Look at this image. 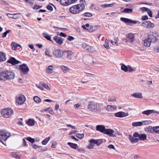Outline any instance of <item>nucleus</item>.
I'll return each instance as SVG.
<instances>
[{
    "instance_id": "1",
    "label": "nucleus",
    "mask_w": 159,
    "mask_h": 159,
    "mask_svg": "<svg viewBox=\"0 0 159 159\" xmlns=\"http://www.w3.org/2000/svg\"><path fill=\"white\" fill-rule=\"evenodd\" d=\"M157 40V35L156 34H150L147 38L143 40V44L145 46L149 47L152 43L154 42Z\"/></svg>"
},
{
    "instance_id": "2",
    "label": "nucleus",
    "mask_w": 159,
    "mask_h": 159,
    "mask_svg": "<svg viewBox=\"0 0 159 159\" xmlns=\"http://www.w3.org/2000/svg\"><path fill=\"white\" fill-rule=\"evenodd\" d=\"M15 75L14 73L11 70H5L0 73V77L2 79L11 80L15 78Z\"/></svg>"
},
{
    "instance_id": "3",
    "label": "nucleus",
    "mask_w": 159,
    "mask_h": 159,
    "mask_svg": "<svg viewBox=\"0 0 159 159\" xmlns=\"http://www.w3.org/2000/svg\"><path fill=\"white\" fill-rule=\"evenodd\" d=\"M85 8V6L83 4H79L74 5L69 9L70 12L73 14H77Z\"/></svg>"
},
{
    "instance_id": "4",
    "label": "nucleus",
    "mask_w": 159,
    "mask_h": 159,
    "mask_svg": "<svg viewBox=\"0 0 159 159\" xmlns=\"http://www.w3.org/2000/svg\"><path fill=\"white\" fill-rule=\"evenodd\" d=\"M13 114V111L11 108H5L2 110L1 114L2 116L5 118H9Z\"/></svg>"
},
{
    "instance_id": "5",
    "label": "nucleus",
    "mask_w": 159,
    "mask_h": 159,
    "mask_svg": "<svg viewBox=\"0 0 159 159\" xmlns=\"http://www.w3.org/2000/svg\"><path fill=\"white\" fill-rule=\"evenodd\" d=\"M98 104L94 101L90 102L88 105V107L89 110L93 111H100V108L98 106Z\"/></svg>"
},
{
    "instance_id": "6",
    "label": "nucleus",
    "mask_w": 159,
    "mask_h": 159,
    "mask_svg": "<svg viewBox=\"0 0 159 159\" xmlns=\"http://www.w3.org/2000/svg\"><path fill=\"white\" fill-rule=\"evenodd\" d=\"M10 136V134L8 132H4L0 131V141L3 143V141H6L8 138Z\"/></svg>"
},
{
    "instance_id": "7",
    "label": "nucleus",
    "mask_w": 159,
    "mask_h": 159,
    "mask_svg": "<svg viewBox=\"0 0 159 159\" xmlns=\"http://www.w3.org/2000/svg\"><path fill=\"white\" fill-rule=\"evenodd\" d=\"M53 54L55 57L61 58L63 57L64 52L60 49L54 50L53 52Z\"/></svg>"
},
{
    "instance_id": "8",
    "label": "nucleus",
    "mask_w": 159,
    "mask_h": 159,
    "mask_svg": "<svg viewBox=\"0 0 159 159\" xmlns=\"http://www.w3.org/2000/svg\"><path fill=\"white\" fill-rule=\"evenodd\" d=\"M25 100V98L24 95L20 94L16 97V101L18 104H23Z\"/></svg>"
},
{
    "instance_id": "9",
    "label": "nucleus",
    "mask_w": 159,
    "mask_h": 159,
    "mask_svg": "<svg viewBox=\"0 0 159 159\" xmlns=\"http://www.w3.org/2000/svg\"><path fill=\"white\" fill-rule=\"evenodd\" d=\"M20 69L24 74H27L29 71V69L26 64H23L20 66Z\"/></svg>"
},
{
    "instance_id": "10",
    "label": "nucleus",
    "mask_w": 159,
    "mask_h": 159,
    "mask_svg": "<svg viewBox=\"0 0 159 159\" xmlns=\"http://www.w3.org/2000/svg\"><path fill=\"white\" fill-rule=\"evenodd\" d=\"M121 69L125 72L129 71L131 72L134 70L129 65L126 66L123 64H121Z\"/></svg>"
},
{
    "instance_id": "11",
    "label": "nucleus",
    "mask_w": 159,
    "mask_h": 159,
    "mask_svg": "<svg viewBox=\"0 0 159 159\" xmlns=\"http://www.w3.org/2000/svg\"><path fill=\"white\" fill-rule=\"evenodd\" d=\"M134 136L135 137H137L138 140H144L146 139L147 138V136L144 134H139L137 132H135L134 134Z\"/></svg>"
},
{
    "instance_id": "12",
    "label": "nucleus",
    "mask_w": 159,
    "mask_h": 159,
    "mask_svg": "<svg viewBox=\"0 0 159 159\" xmlns=\"http://www.w3.org/2000/svg\"><path fill=\"white\" fill-rule=\"evenodd\" d=\"M104 134L113 137L116 136V133L114 131L111 129H106Z\"/></svg>"
},
{
    "instance_id": "13",
    "label": "nucleus",
    "mask_w": 159,
    "mask_h": 159,
    "mask_svg": "<svg viewBox=\"0 0 159 159\" xmlns=\"http://www.w3.org/2000/svg\"><path fill=\"white\" fill-rule=\"evenodd\" d=\"M82 46L84 50L90 52H93V47L90 46L89 44H87L86 43H83Z\"/></svg>"
},
{
    "instance_id": "14",
    "label": "nucleus",
    "mask_w": 159,
    "mask_h": 159,
    "mask_svg": "<svg viewBox=\"0 0 159 159\" xmlns=\"http://www.w3.org/2000/svg\"><path fill=\"white\" fill-rule=\"evenodd\" d=\"M20 14L19 13H15L13 14H11L8 13L7 14V16L10 18H12L14 19H17L20 18L19 15Z\"/></svg>"
},
{
    "instance_id": "15",
    "label": "nucleus",
    "mask_w": 159,
    "mask_h": 159,
    "mask_svg": "<svg viewBox=\"0 0 159 159\" xmlns=\"http://www.w3.org/2000/svg\"><path fill=\"white\" fill-rule=\"evenodd\" d=\"M53 40L58 44L61 45L63 43V39L61 37L58 36H55Z\"/></svg>"
},
{
    "instance_id": "16",
    "label": "nucleus",
    "mask_w": 159,
    "mask_h": 159,
    "mask_svg": "<svg viewBox=\"0 0 159 159\" xmlns=\"http://www.w3.org/2000/svg\"><path fill=\"white\" fill-rule=\"evenodd\" d=\"M7 62L12 64L13 65H15L19 63H20L21 62L16 60L15 58L11 57L8 61Z\"/></svg>"
},
{
    "instance_id": "17",
    "label": "nucleus",
    "mask_w": 159,
    "mask_h": 159,
    "mask_svg": "<svg viewBox=\"0 0 159 159\" xmlns=\"http://www.w3.org/2000/svg\"><path fill=\"white\" fill-rule=\"evenodd\" d=\"M96 129L98 131H99L102 133H104L106 129L104 126L98 125L96 126Z\"/></svg>"
},
{
    "instance_id": "18",
    "label": "nucleus",
    "mask_w": 159,
    "mask_h": 159,
    "mask_svg": "<svg viewBox=\"0 0 159 159\" xmlns=\"http://www.w3.org/2000/svg\"><path fill=\"white\" fill-rule=\"evenodd\" d=\"M64 54L66 56L68 59L70 60L71 59V57L73 56L74 54L71 51H66L64 52Z\"/></svg>"
},
{
    "instance_id": "19",
    "label": "nucleus",
    "mask_w": 159,
    "mask_h": 159,
    "mask_svg": "<svg viewBox=\"0 0 159 159\" xmlns=\"http://www.w3.org/2000/svg\"><path fill=\"white\" fill-rule=\"evenodd\" d=\"M128 115L127 113H126L124 112L121 111L115 114V116H116L119 117H123L127 116Z\"/></svg>"
},
{
    "instance_id": "20",
    "label": "nucleus",
    "mask_w": 159,
    "mask_h": 159,
    "mask_svg": "<svg viewBox=\"0 0 159 159\" xmlns=\"http://www.w3.org/2000/svg\"><path fill=\"white\" fill-rule=\"evenodd\" d=\"M126 37L128 39L129 42L132 43L134 41V34L129 33L126 35Z\"/></svg>"
},
{
    "instance_id": "21",
    "label": "nucleus",
    "mask_w": 159,
    "mask_h": 159,
    "mask_svg": "<svg viewBox=\"0 0 159 159\" xmlns=\"http://www.w3.org/2000/svg\"><path fill=\"white\" fill-rule=\"evenodd\" d=\"M129 139L132 143H137L138 142V139L137 137H135L134 136V134L133 136L129 135Z\"/></svg>"
},
{
    "instance_id": "22",
    "label": "nucleus",
    "mask_w": 159,
    "mask_h": 159,
    "mask_svg": "<svg viewBox=\"0 0 159 159\" xmlns=\"http://www.w3.org/2000/svg\"><path fill=\"white\" fill-rule=\"evenodd\" d=\"M99 140L91 139L89 140V143H91L94 145V144H96L97 146H98L101 144V143H98Z\"/></svg>"
},
{
    "instance_id": "23",
    "label": "nucleus",
    "mask_w": 159,
    "mask_h": 159,
    "mask_svg": "<svg viewBox=\"0 0 159 159\" xmlns=\"http://www.w3.org/2000/svg\"><path fill=\"white\" fill-rule=\"evenodd\" d=\"M132 97L137 98H143L142 93H135L131 94Z\"/></svg>"
},
{
    "instance_id": "24",
    "label": "nucleus",
    "mask_w": 159,
    "mask_h": 159,
    "mask_svg": "<svg viewBox=\"0 0 159 159\" xmlns=\"http://www.w3.org/2000/svg\"><path fill=\"white\" fill-rule=\"evenodd\" d=\"M154 127L149 126L146 127L145 128V130L150 133H153L155 132Z\"/></svg>"
},
{
    "instance_id": "25",
    "label": "nucleus",
    "mask_w": 159,
    "mask_h": 159,
    "mask_svg": "<svg viewBox=\"0 0 159 159\" xmlns=\"http://www.w3.org/2000/svg\"><path fill=\"white\" fill-rule=\"evenodd\" d=\"M154 111L153 110H147L145 111H143L142 112V113L143 114H145L146 115H149L150 114L154 113Z\"/></svg>"
},
{
    "instance_id": "26",
    "label": "nucleus",
    "mask_w": 159,
    "mask_h": 159,
    "mask_svg": "<svg viewBox=\"0 0 159 159\" xmlns=\"http://www.w3.org/2000/svg\"><path fill=\"white\" fill-rule=\"evenodd\" d=\"M6 59L5 54L0 52V61H5Z\"/></svg>"
},
{
    "instance_id": "27",
    "label": "nucleus",
    "mask_w": 159,
    "mask_h": 159,
    "mask_svg": "<svg viewBox=\"0 0 159 159\" xmlns=\"http://www.w3.org/2000/svg\"><path fill=\"white\" fill-rule=\"evenodd\" d=\"M33 99L34 101L36 103H39L41 102V99L37 96H35L34 97Z\"/></svg>"
},
{
    "instance_id": "28",
    "label": "nucleus",
    "mask_w": 159,
    "mask_h": 159,
    "mask_svg": "<svg viewBox=\"0 0 159 159\" xmlns=\"http://www.w3.org/2000/svg\"><path fill=\"white\" fill-rule=\"evenodd\" d=\"M35 122L33 119H29L26 122L27 124L30 126H33L34 125Z\"/></svg>"
},
{
    "instance_id": "29",
    "label": "nucleus",
    "mask_w": 159,
    "mask_h": 159,
    "mask_svg": "<svg viewBox=\"0 0 159 159\" xmlns=\"http://www.w3.org/2000/svg\"><path fill=\"white\" fill-rule=\"evenodd\" d=\"M116 109V107H114L111 105H108L107 106L106 109L108 111H113Z\"/></svg>"
},
{
    "instance_id": "30",
    "label": "nucleus",
    "mask_w": 159,
    "mask_h": 159,
    "mask_svg": "<svg viewBox=\"0 0 159 159\" xmlns=\"http://www.w3.org/2000/svg\"><path fill=\"white\" fill-rule=\"evenodd\" d=\"M53 67L52 65L49 66L48 69L46 70V72L50 74L53 72Z\"/></svg>"
},
{
    "instance_id": "31",
    "label": "nucleus",
    "mask_w": 159,
    "mask_h": 159,
    "mask_svg": "<svg viewBox=\"0 0 159 159\" xmlns=\"http://www.w3.org/2000/svg\"><path fill=\"white\" fill-rule=\"evenodd\" d=\"M42 34L44 37L47 40L53 42L51 39L50 35H49L46 32H44Z\"/></svg>"
},
{
    "instance_id": "32",
    "label": "nucleus",
    "mask_w": 159,
    "mask_h": 159,
    "mask_svg": "<svg viewBox=\"0 0 159 159\" xmlns=\"http://www.w3.org/2000/svg\"><path fill=\"white\" fill-rule=\"evenodd\" d=\"M143 124L142 122H134L132 123V125L134 127L141 126Z\"/></svg>"
},
{
    "instance_id": "33",
    "label": "nucleus",
    "mask_w": 159,
    "mask_h": 159,
    "mask_svg": "<svg viewBox=\"0 0 159 159\" xmlns=\"http://www.w3.org/2000/svg\"><path fill=\"white\" fill-rule=\"evenodd\" d=\"M120 20L122 21L125 23H130L131 22H132V20H130L129 19L121 17L120 18Z\"/></svg>"
},
{
    "instance_id": "34",
    "label": "nucleus",
    "mask_w": 159,
    "mask_h": 159,
    "mask_svg": "<svg viewBox=\"0 0 159 159\" xmlns=\"http://www.w3.org/2000/svg\"><path fill=\"white\" fill-rule=\"evenodd\" d=\"M61 4L64 6H67L69 5L68 0H60Z\"/></svg>"
},
{
    "instance_id": "35",
    "label": "nucleus",
    "mask_w": 159,
    "mask_h": 159,
    "mask_svg": "<svg viewBox=\"0 0 159 159\" xmlns=\"http://www.w3.org/2000/svg\"><path fill=\"white\" fill-rule=\"evenodd\" d=\"M68 144L71 148L74 149H76L77 147V144L70 142H68Z\"/></svg>"
},
{
    "instance_id": "36",
    "label": "nucleus",
    "mask_w": 159,
    "mask_h": 159,
    "mask_svg": "<svg viewBox=\"0 0 159 159\" xmlns=\"http://www.w3.org/2000/svg\"><path fill=\"white\" fill-rule=\"evenodd\" d=\"M104 47L107 48L109 49L110 48V46L109 45L108 41L107 39H106L105 41V43L104 44Z\"/></svg>"
},
{
    "instance_id": "37",
    "label": "nucleus",
    "mask_w": 159,
    "mask_h": 159,
    "mask_svg": "<svg viewBox=\"0 0 159 159\" xmlns=\"http://www.w3.org/2000/svg\"><path fill=\"white\" fill-rule=\"evenodd\" d=\"M154 26V24L152 23L150 21H148V24L147 25V28H152Z\"/></svg>"
},
{
    "instance_id": "38",
    "label": "nucleus",
    "mask_w": 159,
    "mask_h": 159,
    "mask_svg": "<svg viewBox=\"0 0 159 159\" xmlns=\"http://www.w3.org/2000/svg\"><path fill=\"white\" fill-rule=\"evenodd\" d=\"M11 46L12 47V49L13 50H16L17 47V44L15 42H12L11 43Z\"/></svg>"
},
{
    "instance_id": "39",
    "label": "nucleus",
    "mask_w": 159,
    "mask_h": 159,
    "mask_svg": "<svg viewBox=\"0 0 159 159\" xmlns=\"http://www.w3.org/2000/svg\"><path fill=\"white\" fill-rule=\"evenodd\" d=\"M45 55L48 56V57H52V54L49 50H46L45 52Z\"/></svg>"
},
{
    "instance_id": "40",
    "label": "nucleus",
    "mask_w": 159,
    "mask_h": 159,
    "mask_svg": "<svg viewBox=\"0 0 159 159\" xmlns=\"http://www.w3.org/2000/svg\"><path fill=\"white\" fill-rule=\"evenodd\" d=\"M40 84L43 86L44 88H45L46 89H48V90H50V88L49 87L48 85L46 84L45 83L43 82H41L40 83Z\"/></svg>"
},
{
    "instance_id": "41",
    "label": "nucleus",
    "mask_w": 159,
    "mask_h": 159,
    "mask_svg": "<svg viewBox=\"0 0 159 159\" xmlns=\"http://www.w3.org/2000/svg\"><path fill=\"white\" fill-rule=\"evenodd\" d=\"M61 69L64 73H66L69 70L68 68L64 66H61Z\"/></svg>"
},
{
    "instance_id": "42",
    "label": "nucleus",
    "mask_w": 159,
    "mask_h": 159,
    "mask_svg": "<svg viewBox=\"0 0 159 159\" xmlns=\"http://www.w3.org/2000/svg\"><path fill=\"white\" fill-rule=\"evenodd\" d=\"M11 155L13 157L16 158H20L19 156L15 152H12L11 153Z\"/></svg>"
},
{
    "instance_id": "43",
    "label": "nucleus",
    "mask_w": 159,
    "mask_h": 159,
    "mask_svg": "<svg viewBox=\"0 0 159 159\" xmlns=\"http://www.w3.org/2000/svg\"><path fill=\"white\" fill-rule=\"evenodd\" d=\"M115 4V3L110 4H105L102 5V7L104 8L111 7Z\"/></svg>"
},
{
    "instance_id": "44",
    "label": "nucleus",
    "mask_w": 159,
    "mask_h": 159,
    "mask_svg": "<svg viewBox=\"0 0 159 159\" xmlns=\"http://www.w3.org/2000/svg\"><path fill=\"white\" fill-rule=\"evenodd\" d=\"M50 139V137H48L45 139L42 142V143L43 145H46Z\"/></svg>"
},
{
    "instance_id": "45",
    "label": "nucleus",
    "mask_w": 159,
    "mask_h": 159,
    "mask_svg": "<svg viewBox=\"0 0 159 159\" xmlns=\"http://www.w3.org/2000/svg\"><path fill=\"white\" fill-rule=\"evenodd\" d=\"M89 26V23L86 24L85 25L82 26V28L84 30H85L88 31H90V29L86 28V27L88 28Z\"/></svg>"
},
{
    "instance_id": "46",
    "label": "nucleus",
    "mask_w": 159,
    "mask_h": 159,
    "mask_svg": "<svg viewBox=\"0 0 159 159\" xmlns=\"http://www.w3.org/2000/svg\"><path fill=\"white\" fill-rule=\"evenodd\" d=\"M90 28L91 29H90V31H89L92 32L96 30L97 29V26H91Z\"/></svg>"
},
{
    "instance_id": "47",
    "label": "nucleus",
    "mask_w": 159,
    "mask_h": 159,
    "mask_svg": "<svg viewBox=\"0 0 159 159\" xmlns=\"http://www.w3.org/2000/svg\"><path fill=\"white\" fill-rule=\"evenodd\" d=\"M110 42L114 45H116L117 46H119L118 43L117 42V40L116 39H114V41H112V40H110Z\"/></svg>"
},
{
    "instance_id": "48",
    "label": "nucleus",
    "mask_w": 159,
    "mask_h": 159,
    "mask_svg": "<svg viewBox=\"0 0 159 159\" xmlns=\"http://www.w3.org/2000/svg\"><path fill=\"white\" fill-rule=\"evenodd\" d=\"M26 139L31 143H33L35 141L34 139L30 137H28V138H26Z\"/></svg>"
},
{
    "instance_id": "49",
    "label": "nucleus",
    "mask_w": 159,
    "mask_h": 159,
    "mask_svg": "<svg viewBox=\"0 0 159 159\" xmlns=\"http://www.w3.org/2000/svg\"><path fill=\"white\" fill-rule=\"evenodd\" d=\"M133 9L130 8H125L124 9V11L125 12L127 13H130L132 11Z\"/></svg>"
},
{
    "instance_id": "50",
    "label": "nucleus",
    "mask_w": 159,
    "mask_h": 159,
    "mask_svg": "<svg viewBox=\"0 0 159 159\" xmlns=\"http://www.w3.org/2000/svg\"><path fill=\"white\" fill-rule=\"evenodd\" d=\"M94 145L92 144L91 143H89V144L86 147V148L88 149H91L94 147Z\"/></svg>"
},
{
    "instance_id": "51",
    "label": "nucleus",
    "mask_w": 159,
    "mask_h": 159,
    "mask_svg": "<svg viewBox=\"0 0 159 159\" xmlns=\"http://www.w3.org/2000/svg\"><path fill=\"white\" fill-rule=\"evenodd\" d=\"M11 31L10 30H8L4 33L2 35V37L3 38H5L7 36V34L9 33V32H11Z\"/></svg>"
},
{
    "instance_id": "52",
    "label": "nucleus",
    "mask_w": 159,
    "mask_h": 159,
    "mask_svg": "<svg viewBox=\"0 0 159 159\" xmlns=\"http://www.w3.org/2000/svg\"><path fill=\"white\" fill-rule=\"evenodd\" d=\"M116 100V98L115 97H111L108 99V101L109 102H114Z\"/></svg>"
},
{
    "instance_id": "53",
    "label": "nucleus",
    "mask_w": 159,
    "mask_h": 159,
    "mask_svg": "<svg viewBox=\"0 0 159 159\" xmlns=\"http://www.w3.org/2000/svg\"><path fill=\"white\" fill-rule=\"evenodd\" d=\"M142 122L143 123H144L145 125H149L151 123V121L149 120H147L143 121Z\"/></svg>"
},
{
    "instance_id": "54",
    "label": "nucleus",
    "mask_w": 159,
    "mask_h": 159,
    "mask_svg": "<svg viewBox=\"0 0 159 159\" xmlns=\"http://www.w3.org/2000/svg\"><path fill=\"white\" fill-rule=\"evenodd\" d=\"M155 132L159 134V126L154 127Z\"/></svg>"
},
{
    "instance_id": "55",
    "label": "nucleus",
    "mask_w": 159,
    "mask_h": 159,
    "mask_svg": "<svg viewBox=\"0 0 159 159\" xmlns=\"http://www.w3.org/2000/svg\"><path fill=\"white\" fill-rule=\"evenodd\" d=\"M76 134L77 137L80 139H82L84 137V135L83 134Z\"/></svg>"
},
{
    "instance_id": "56",
    "label": "nucleus",
    "mask_w": 159,
    "mask_h": 159,
    "mask_svg": "<svg viewBox=\"0 0 159 159\" xmlns=\"http://www.w3.org/2000/svg\"><path fill=\"white\" fill-rule=\"evenodd\" d=\"M141 9L143 11H146L147 12L148 11L150 10V9H148V8H147L145 7H142L141 8Z\"/></svg>"
},
{
    "instance_id": "57",
    "label": "nucleus",
    "mask_w": 159,
    "mask_h": 159,
    "mask_svg": "<svg viewBox=\"0 0 159 159\" xmlns=\"http://www.w3.org/2000/svg\"><path fill=\"white\" fill-rule=\"evenodd\" d=\"M84 15L85 16H88V17L91 16L92 15V14L91 13H88V12L85 13L84 14Z\"/></svg>"
},
{
    "instance_id": "58",
    "label": "nucleus",
    "mask_w": 159,
    "mask_h": 159,
    "mask_svg": "<svg viewBox=\"0 0 159 159\" xmlns=\"http://www.w3.org/2000/svg\"><path fill=\"white\" fill-rule=\"evenodd\" d=\"M154 50L156 52L159 53V47L156 46L154 48Z\"/></svg>"
},
{
    "instance_id": "59",
    "label": "nucleus",
    "mask_w": 159,
    "mask_h": 159,
    "mask_svg": "<svg viewBox=\"0 0 159 159\" xmlns=\"http://www.w3.org/2000/svg\"><path fill=\"white\" fill-rule=\"evenodd\" d=\"M148 24V21H145L142 23V25L143 26H144L147 28V25Z\"/></svg>"
},
{
    "instance_id": "60",
    "label": "nucleus",
    "mask_w": 159,
    "mask_h": 159,
    "mask_svg": "<svg viewBox=\"0 0 159 159\" xmlns=\"http://www.w3.org/2000/svg\"><path fill=\"white\" fill-rule=\"evenodd\" d=\"M69 0L68 3H69V5L70 4H71L72 3H75L77 1V0Z\"/></svg>"
},
{
    "instance_id": "61",
    "label": "nucleus",
    "mask_w": 159,
    "mask_h": 159,
    "mask_svg": "<svg viewBox=\"0 0 159 159\" xmlns=\"http://www.w3.org/2000/svg\"><path fill=\"white\" fill-rule=\"evenodd\" d=\"M108 148L110 149H112L114 150H115V147L112 144L109 145L108 147Z\"/></svg>"
},
{
    "instance_id": "62",
    "label": "nucleus",
    "mask_w": 159,
    "mask_h": 159,
    "mask_svg": "<svg viewBox=\"0 0 159 159\" xmlns=\"http://www.w3.org/2000/svg\"><path fill=\"white\" fill-rule=\"evenodd\" d=\"M74 39V38L73 37L70 36H68L67 38V39L70 41H72Z\"/></svg>"
},
{
    "instance_id": "63",
    "label": "nucleus",
    "mask_w": 159,
    "mask_h": 159,
    "mask_svg": "<svg viewBox=\"0 0 159 159\" xmlns=\"http://www.w3.org/2000/svg\"><path fill=\"white\" fill-rule=\"evenodd\" d=\"M47 8L48 9L51 11H52L53 10V8L50 5H48L47 6Z\"/></svg>"
},
{
    "instance_id": "64",
    "label": "nucleus",
    "mask_w": 159,
    "mask_h": 159,
    "mask_svg": "<svg viewBox=\"0 0 159 159\" xmlns=\"http://www.w3.org/2000/svg\"><path fill=\"white\" fill-rule=\"evenodd\" d=\"M147 13L150 17H152V12L150 9L148 11H147Z\"/></svg>"
}]
</instances>
